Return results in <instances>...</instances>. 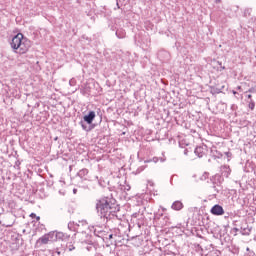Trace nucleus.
<instances>
[{"mask_svg": "<svg viewBox=\"0 0 256 256\" xmlns=\"http://www.w3.org/2000/svg\"><path fill=\"white\" fill-rule=\"evenodd\" d=\"M36 220L39 221V220H40V217H39V216H36Z\"/></svg>", "mask_w": 256, "mask_h": 256, "instance_id": "nucleus-36", "label": "nucleus"}, {"mask_svg": "<svg viewBox=\"0 0 256 256\" xmlns=\"http://www.w3.org/2000/svg\"><path fill=\"white\" fill-rule=\"evenodd\" d=\"M252 228H249V226L241 227L240 228V234L243 236H249L251 234Z\"/></svg>", "mask_w": 256, "mask_h": 256, "instance_id": "nucleus-12", "label": "nucleus"}, {"mask_svg": "<svg viewBox=\"0 0 256 256\" xmlns=\"http://www.w3.org/2000/svg\"><path fill=\"white\" fill-rule=\"evenodd\" d=\"M87 249H88V250H90V248H89V247H88Z\"/></svg>", "mask_w": 256, "mask_h": 256, "instance_id": "nucleus-40", "label": "nucleus"}, {"mask_svg": "<svg viewBox=\"0 0 256 256\" xmlns=\"http://www.w3.org/2000/svg\"><path fill=\"white\" fill-rule=\"evenodd\" d=\"M11 47L19 54H25L31 47V42L24 38L23 34H17L11 42Z\"/></svg>", "mask_w": 256, "mask_h": 256, "instance_id": "nucleus-2", "label": "nucleus"}, {"mask_svg": "<svg viewBox=\"0 0 256 256\" xmlns=\"http://www.w3.org/2000/svg\"><path fill=\"white\" fill-rule=\"evenodd\" d=\"M57 253H58V255H60L61 252L58 251Z\"/></svg>", "mask_w": 256, "mask_h": 256, "instance_id": "nucleus-39", "label": "nucleus"}, {"mask_svg": "<svg viewBox=\"0 0 256 256\" xmlns=\"http://www.w3.org/2000/svg\"><path fill=\"white\" fill-rule=\"evenodd\" d=\"M77 235L81 238L82 243H87L90 239L89 232L92 226H89L86 220L79 221L77 223Z\"/></svg>", "mask_w": 256, "mask_h": 256, "instance_id": "nucleus-3", "label": "nucleus"}, {"mask_svg": "<svg viewBox=\"0 0 256 256\" xmlns=\"http://www.w3.org/2000/svg\"><path fill=\"white\" fill-rule=\"evenodd\" d=\"M159 160H160V162H165V161H166V158L154 157V158H152V159H148V160L144 161V163H151V162L158 163Z\"/></svg>", "mask_w": 256, "mask_h": 256, "instance_id": "nucleus-15", "label": "nucleus"}, {"mask_svg": "<svg viewBox=\"0 0 256 256\" xmlns=\"http://www.w3.org/2000/svg\"><path fill=\"white\" fill-rule=\"evenodd\" d=\"M70 86H75L77 84L76 80L73 78L69 82Z\"/></svg>", "mask_w": 256, "mask_h": 256, "instance_id": "nucleus-22", "label": "nucleus"}, {"mask_svg": "<svg viewBox=\"0 0 256 256\" xmlns=\"http://www.w3.org/2000/svg\"><path fill=\"white\" fill-rule=\"evenodd\" d=\"M221 176L228 178L231 174V169L229 166L224 165L220 167Z\"/></svg>", "mask_w": 256, "mask_h": 256, "instance_id": "nucleus-8", "label": "nucleus"}, {"mask_svg": "<svg viewBox=\"0 0 256 256\" xmlns=\"http://www.w3.org/2000/svg\"><path fill=\"white\" fill-rule=\"evenodd\" d=\"M116 37H118V39H124L126 37L125 30L123 29L116 30Z\"/></svg>", "mask_w": 256, "mask_h": 256, "instance_id": "nucleus-14", "label": "nucleus"}, {"mask_svg": "<svg viewBox=\"0 0 256 256\" xmlns=\"http://www.w3.org/2000/svg\"><path fill=\"white\" fill-rule=\"evenodd\" d=\"M236 89H237L238 91H240V90H242V87H241V86H238V87H236Z\"/></svg>", "mask_w": 256, "mask_h": 256, "instance_id": "nucleus-31", "label": "nucleus"}, {"mask_svg": "<svg viewBox=\"0 0 256 256\" xmlns=\"http://www.w3.org/2000/svg\"><path fill=\"white\" fill-rule=\"evenodd\" d=\"M235 107H236L235 105H231V109H232V110H234Z\"/></svg>", "mask_w": 256, "mask_h": 256, "instance_id": "nucleus-35", "label": "nucleus"}, {"mask_svg": "<svg viewBox=\"0 0 256 256\" xmlns=\"http://www.w3.org/2000/svg\"><path fill=\"white\" fill-rule=\"evenodd\" d=\"M144 170H145V167L144 166H140V168H138V170H136V174H140Z\"/></svg>", "mask_w": 256, "mask_h": 256, "instance_id": "nucleus-21", "label": "nucleus"}, {"mask_svg": "<svg viewBox=\"0 0 256 256\" xmlns=\"http://www.w3.org/2000/svg\"><path fill=\"white\" fill-rule=\"evenodd\" d=\"M67 248L69 251H73L75 249V247L73 245H67Z\"/></svg>", "mask_w": 256, "mask_h": 256, "instance_id": "nucleus-25", "label": "nucleus"}, {"mask_svg": "<svg viewBox=\"0 0 256 256\" xmlns=\"http://www.w3.org/2000/svg\"><path fill=\"white\" fill-rule=\"evenodd\" d=\"M232 94L233 95H237L238 93L236 91H232Z\"/></svg>", "mask_w": 256, "mask_h": 256, "instance_id": "nucleus-32", "label": "nucleus"}, {"mask_svg": "<svg viewBox=\"0 0 256 256\" xmlns=\"http://www.w3.org/2000/svg\"><path fill=\"white\" fill-rule=\"evenodd\" d=\"M68 228L71 230V231H76L77 232V223L75 224L74 222H70L68 224Z\"/></svg>", "mask_w": 256, "mask_h": 256, "instance_id": "nucleus-20", "label": "nucleus"}, {"mask_svg": "<svg viewBox=\"0 0 256 256\" xmlns=\"http://www.w3.org/2000/svg\"><path fill=\"white\" fill-rule=\"evenodd\" d=\"M255 92H256V88H250V89H248V91L245 92V93H255Z\"/></svg>", "mask_w": 256, "mask_h": 256, "instance_id": "nucleus-24", "label": "nucleus"}, {"mask_svg": "<svg viewBox=\"0 0 256 256\" xmlns=\"http://www.w3.org/2000/svg\"><path fill=\"white\" fill-rule=\"evenodd\" d=\"M20 165H21V163H20L19 161H17V162L15 163V166H17L18 169H19Z\"/></svg>", "mask_w": 256, "mask_h": 256, "instance_id": "nucleus-28", "label": "nucleus"}, {"mask_svg": "<svg viewBox=\"0 0 256 256\" xmlns=\"http://www.w3.org/2000/svg\"><path fill=\"white\" fill-rule=\"evenodd\" d=\"M210 213L214 216H222L225 214V210L222 206L215 204L211 209Z\"/></svg>", "mask_w": 256, "mask_h": 256, "instance_id": "nucleus-6", "label": "nucleus"}, {"mask_svg": "<svg viewBox=\"0 0 256 256\" xmlns=\"http://www.w3.org/2000/svg\"><path fill=\"white\" fill-rule=\"evenodd\" d=\"M246 98H247L246 102L248 103V108L250 110H254L255 106H256V103L252 100V95L249 94V95L246 96Z\"/></svg>", "mask_w": 256, "mask_h": 256, "instance_id": "nucleus-11", "label": "nucleus"}, {"mask_svg": "<svg viewBox=\"0 0 256 256\" xmlns=\"http://www.w3.org/2000/svg\"><path fill=\"white\" fill-rule=\"evenodd\" d=\"M139 216V214L138 213H134V214H132V217H134V218H137Z\"/></svg>", "mask_w": 256, "mask_h": 256, "instance_id": "nucleus-29", "label": "nucleus"}, {"mask_svg": "<svg viewBox=\"0 0 256 256\" xmlns=\"http://www.w3.org/2000/svg\"><path fill=\"white\" fill-rule=\"evenodd\" d=\"M188 154V150H184V155H187Z\"/></svg>", "mask_w": 256, "mask_h": 256, "instance_id": "nucleus-33", "label": "nucleus"}, {"mask_svg": "<svg viewBox=\"0 0 256 256\" xmlns=\"http://www.w3.org/2000/svg\"><path fill=\"white\" fill-rule=\"evenodd\" d=\"M184 208V205L181 201H175L174 203H172V209L176 210V211H180Z\"/></svg>", "mask_w": 256, "mask_h": 256, "instance_id": "nucleus-13", "label": "nucleus"}, {"mask_svg": "<svg viewBox=\"0 0 256 256\" xmlns=\"http://www.w3.org/2000/svg\"><path fill=\"white\" fill-rule=\"evenodd\" d=\"M30 216H31L32 218H36V217H37L36 214H34V213H32Z\"/></svg>", "mask_w": 256, "mask_h": 256, "instance_id": "nucleus-30", "label": "nucleus"}, {"mask_svg": "<svg viewBox=\"0 0 256 256\" xmlns=\"http://www.w3.org/2000/svg\"><path fill=\"white\" fill-rule=\"evenodd\" d=\"M73 192H74V194H76L77 193V189H74Z\"/></svg>", "mask_w": 256, "mask_h": 256, "instance_id": "nucleus-38", "label": "nucleus"}, {"mask_svg": "<svg viewBox=\"0 0 256 256\" xmlns=\"http://www.w3.org/2000/svg\"><path fill=\"white\" fill-rule=\"evenodd\" d=\"M165 256H177V255L172 251H168L166 252Z\"/></svg>", "mask_w": 256, "mask_h": 256, "instance_id": "nucleus-23", "label": "nucleus"}, {"mask_svg": "<svg viewBox=\"0 0 256 256\" xmlns=\"http://www.w3.org/2000/svg\"><path fill=\"white\" fill-rule=\"evenodd\" d=\"M49 236V240L51 242H54V241H57V231H53V232H50L49 234H47Z\"/></svg>", "mask_w": 256, "mask_h": 256, "instance_id": "nucleus-19", "label": "nucleus"}, {"mask_svg": "<svg viewBox=\"0 0 256 256\" xmlns=\"http://www.w3.org/2000/svg\"><path fill=\"white\" fill-rule=\"evenodd\" d=\"M232 230H233V232H235V233H238V232L240 233V231H241V230L238 229V228H233Z\"/></svg>", "mask_w": 256, "mask_h": 256, "instance_id": "nucleus-27", "label": "nucleus"}, {"mask_svg": "<svg viewBox=\"0 0 256 256\" xmlns=\"http://www.w3.org/2000/svg\"><path fill=\"white\" fill-rule=\"evenodd\" d=\"M215 2H216V3H220V2H221V0H215Z\"/></svg>", "mask_w": 256, "mask_h": 256, "instance_id": "nucleus-37", "label": "nucleus"}, {"mask_svg": "<svg viewBox=\"0 0 256 256\" xmlns=\"http://www.w3.org/2000/svg\"><path fill=\"white\" fill-rule=\"evenodd\" d=\"M94 231V234L100 238H102L104 241L105 239H108L107 233L101 229V227L97 226H91L90 232Z\"/></svg>", "mask_w": 256, "mask_h": 256, "instance_id": "nucleus-5", "label": "nucleus"}, {"mask_svg": "<svg viewBox=\"0 0 256 256\" xmlns=\"http://www.w3.org/2000/svg\"><path fill=\"white\" fill-rule=\"evenodd\" d=\"M56 237H57V241L66 240L67 238H69L67 234H64L63 232H57V231H56Z\"/></svg>", "mask_w": 256, "mask_h": 256, "instance_id": "nucleus-17", "label": "nucleus"}, {"mask_svg": "<svg viewBox=\"0 0 256 256\" xmlns=\"http://www.w3.org/2000/svg\"><path fill=\"white\" fill-rule=\"evenodd\" d=\"M230 155H231V153H229V152L226 153V156H227V157H230Z\"/></svg>", "mask_w": 256, "mask_h": 256, "instance_id": "nucleus-34", "label": "nucleus"}, {"mask_svg": "<svg viewBox=\"0 0 256 256\" xmlns=\"http://www.w3.org/2000/svg\"><path fill=\"white\" fill-rule=\"evenodd\" d=\"M50 241L48 234L41 237L37 242L41 244H47Z\"/></svg>", "mask_w": 256, "mask_h": 256, "instance_id": "nucleus-18", "label": "nucleus"}, {"mask_svg": "<svg viewBox=\"0 0 256 256\" xmlns=\"http://www.w3.org/2000/svg\"><path fill=\"white\" fill-rule=\"evenodd\" d=\"M213 189H214L217 193L220 192L219 186L213 185Z\"/></svg>", "mask_w": 256, "mask_h": 256, "instance_id": "nucleus-26", "label": "nucleus"}, {"mask_svg": "<svg viewBox=\"0 0 256 256\" xmlns=\"http://www.w3.org/2000/svg\"><path fill=\"white\" fill-rule=\"evenodd\" d=\"M112 233L114 234V242H121L125 239V233L119 228L114 229Z\"/></svg>", "mask_w": 256, "mask_h": 256, "instance_id": "nucleus-7", "label": "nucleus"}, {"mask_svg": "<svg viewBox=\"0 0 256 256\" xmlns=\"http://www.w3.org/2000/svg\"><path fill=\"white\" fill-rule=\"evenodd\" d=\"M114 206L115 204L110 203L108 198L97 200L96 210L102 220L101 223L105 224L111 221L121 220L117 215V212L114 211Z\"/></svg>", "mask_w": 256, "mask_h": 256, "instance_id": "nucleus-1", "label": "nucleus"}, {"mask_svg": "<svg viewBox=\"0 0 256 256\" xmlns=\"http://www.w3.org/2000/svg\"><path fill=\"white\" fill-rule=\"evenodd\" d=\"M95 118H96V113L94 111H90L88 115L84 116V121H81L79 124L81 125L83 130L89 132L92 130V128L89 127L88 125H91Z\"/></svg>", "mask_w": 256, "mask_h": 256, "instance_id": "nucleus-4", "label": "nucleus"}, {"mask_svg": "<svg viewBox=\"0 0 256 256\" xmlns=\"http://www.w3.org/2000/svg\"><path fill=\"white\" fill-rule=\"evenodd\" d=\"M106 236H108V239H104V242H106V246H110L113 245L115 242V235L112 232V234H106Z\"/></svg>", "mask_w": 256, "mask_h": 256, "instance_id": "nucleus-10", "label": "nucleus"}, {"mask_svg": "<svg viewBox=\"0 0 256 256\" xmlns=\"http://www.w3.org/2000/svg\"><path fill=\"white\" fill-rule=\"evenodd\" d=\"M88 173H89V170H88V169H82V170L79 171L78 176H79L82 180H87V179L85 178V176L88 175Z\"/></svg>", "mask_w": 256, "mask_h": 256, "instance_id": "nucleus-16", "label": "nucleus"}, {"mask_svg": "<svg viewBox=\"0 0 256 256\" xmlns=\"http://www.w3.org/2000/svg\"><path fill=\"white\" fill-rule=\"evenodd\" d=\"M205 148H206V146H204V147H201V146L196 147L195 150H194V154L197 157H199V158L203 157L205 155Z\"/></svg>", "mask_w": 256, "mask_h": 256, "instance_id": "nucleus-9", "label": "nucleus"}]
</instances>
